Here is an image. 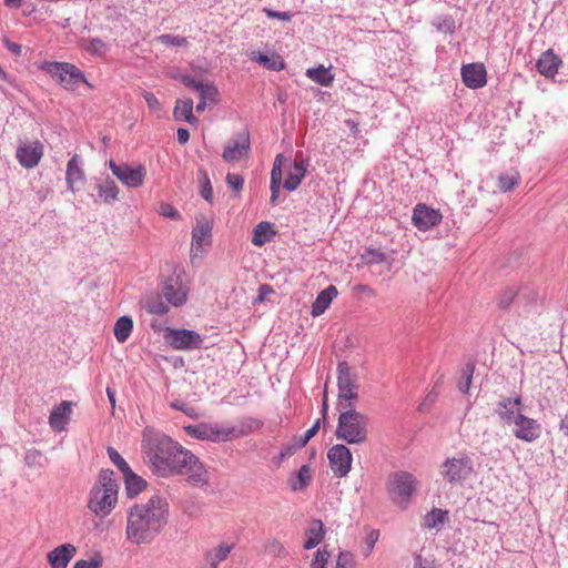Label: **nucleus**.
Wrapping results in <instances>:
<instances>
[{"label": "nucleus", "mask_w": 568, "mask_h": 568, "mask_svg": "<svg viewBox=\"0 0 568 568\" xmlns=\"http://www.w3.org/2000/svg\"><path fill=\"white\" fill-rule=\"evenodd\" d=\"M142 447L149 467L156 476L185 475L193 484L206 483V470L200 459L171 437L162 433H144Z\"/></svg>", "instance_id": "obj_1"}, {"label": "nucleus", "mask_w": 568, "mask_h": 568, "mask_svg": "<svg viewBox=\"0 0 568 568\" xmlns=\"http://www.w3.org/2000/svg\"><path fill=\"white\" fill-rule=\"evenodd\" d=\"M166 515L165 499H148L145 503L135 504L128 511V540L135 545L151 542L165 525Z\"/></svg>", "instance_id": "obj_2"}, {"label": "nucleus", "mask_w": 568, "mask_h": 568, "mask_svg": "<svg viewBox=\"0 0 568 568\" xmlns=\"http://www.w3.org/2000/svg\"><path fill=\"white\" fill-rule=\"evenodd\" d=\"M339 412L335 430L337 439L347 444H363L368 436V417L355 409L351 404L337 407Z\"/></svg>", "instance_id": "obj_3"}, {"label": "nucleus", "mask_w": 568, "mask_h": 568, "mask_svg": "<svg viewBox=\"0 0 568 568\" xmlns=\"http://www.w3.org/2000/svg\"><path fill=\"white\" fill-rule=\"evenodd\" d=\"M337 373V407H344L348 404L355 407V404L358 399V385L356 375L352 373L351 367L346 362L338 363Z\"/></svg>", "instance_id": "obj_4"}, {"label": "nucleus", "mask_w": 568, "mask_h": 568, "mask_svg": "<svg viewBox=\"0 0 568 568\" xmlns=\"http://www.w3.org/2000/svg\"><path fill=\"white\" fill-rule=\"evenodd\" d=\"M186 434L193 438L210 442H225L239 437L235 427L201 423L197 425H189L184 427Z\"/></svg>", "instance_id": "obj_5"}, {"label": "nucleus", "mask_w": 568, "mask_h": 568, "mask_svg": "<svg viewBox=\"0 0 568 568\" xmlns=\"http://www.w3.org/2000/svg\"><path fill=\"white\" fill-rule=\"evenodd\" d=\"M48 73L65 90H74L79 83L90 85L83 72L74 64L68 62H52L47 67Z\"/></svg>", "instance_id": "obj_6"}, {"label": "nucleus", "mask_w": 568, "mask_h": 568, "mask_svg": "<svg viewBox=\"0 0 568 568\" xmlns=\"http://www.w3.org/2000/svg\"><path fill=\"white\" fill-rule=\"evenodd\" d=\"M108 166L113 175L126 187L136 189L144 183L146 169L143 164H138L135 168H132L128 163L118 164L113 160H110Z\"/></svg>", "instance_id": "obj_7"}, {"label": "nucleus", "mask_w": 568, "mask_h": 568, "mask_svg": "<svg viewBox=\"0 0 568 568\" xmlns=\"http://www.w3.org/2000/svg\"><path fill=\"white\" fill-rule=\"evenodd\" d=\"M164 338L168 344L178 351L197 349L203 343V337L197 332L186 328H168Z\"/></svg>", "instance_id": "obj_8"}, {"label": "nucleus", "mask_w": 568, "mask_h": 568, "mask_svg": "<svg viewBox=\"0 0 568 568\" xmlns=\"http://www.w3.org/2000/svg\"><path fill=\"white\" fill-rule=\"evenodd\" d=\"M162 295L169 304L179 307L186 303L189 287L183 283L181 275L173 274L164 281Z\"/></svg>", "instance_id": "obj_9"}, {"label": "nucleus", "mask_w": 568, "mask_h": 568, "mask_svg": "<svg viewBox=\"0 0 568 568\" xmlns=\"http://www.w3.org/2000/svg\"><path fill=\"white\" fill-rule=\"evenodd\" d=\"M329 467L336 477L346 476L352 467L353 456L348 447L336 444L327 453Z\"/></svg>", "instance_id": "obj_10"}, {"label": "nucleus", "mask_w": 568, "mask_h": 568, "mask_svg": "<svg viewBox=\"0 0 568 568\" xmlns=\"http://www.w3.org/2000/svg\"><path fill=\"white\" fill-rule=\"evenodd\" d=\"M251 151V140L248 131L244 130L232 138L224 148L222 158L225 162H237L248 156Z\"/></svg>", "instance_id": "obj_11"}, {"label": "nucleus", "mask_w": 568, "mask_h": 568, "mask_svg": "<svg viewBox=\"0 0 568 568\" xmlns=\"http://www.w3.org/2000/svg\"><path fill=\"white\" fill-rule=\"evenodd\" d=\"M390 491L399 497H412L418 493L419 481L407 471H397L389 477Z\"/></svg>", "instance_id": "obj_12"}, {"label": "nucleus", "mask_w": 568, "mask_h": 568, "mask_svg": "<svg viewBox=\"0 0 568 568\" xmlns=\"http://www.w3.org/2000/svg\"><path fill=\"white\" fill-rule=\"evenodd\" d=\"M510 426H513L514 436L527 443L535 442L541 434V425L524 414H517L516 420Z\"/></svg>", "instance_id": "obj_13"}, {"label": "nucleus", "mask_w": 568, "mask_h": 568, "mask_svg": "<svg viewBox=\"0 0 568 568\" xmlns=\"http://www.w3.org/2000/svg\"><path fill=\"white\" fill-rule=\"evenodd\" d=\"M442 473L450 483L464 480L473 473V460L467 456L447 459Z\"/></svg>", "instance_id": "obj_14"}, {"label": "nucleus", "mask_w": 568, "mask_h": 568, "mask_svg": "<svg viewBox=\"0 0 568 568\" xmlns=\"http://www.w3.org/2000/svg\"><path fill=\"white\" fill-rule=\"evenodd\" d=\"M44 146L40 141L21 143L16 151L19 164L24 169L36 168L43 156Z\"/></svg>", "instance_id": "obj_15"}, {"label": "nucleus", "mask_w": 568, "mask_h": 568, "mask_svg": "<svg viewBox=\"0 0 568 568\" xmlns=\"http://www.w3.org/2000/svg\"><path fill=\"white\" fill-rule=\"evenodd\" d=\"M442 217L443 216L438 210H434L426 204L419 203L413 211L412 221L419 231L425 232L439 224Z\"/></svg>", "instance_id": "obj_16"}, {"label": "nucleus", "mask_w": 568, "mask_h": 568, "mask_svg": "<svg viewBox=\"0 0 568 568\" xmlns=\"http://www.w3.org/2000/svg\"><path fill=\"white\" fill-rule=\"evenodd\" d=\"M119 483L115 474L110 469H102L99 473L97 484L92 488L91 497H116Z\"/></svg>", "instance_id": "obj_17"}, {"label": "nucleus", "mask_w": 568, "mask_h": 568, "mask_svg": "<svg viewBox=\"0 0 568 568\" xmlns=\"http://www.w3.org/2000/svg\"><path fill=\"white\" fill-rule=\"evenodd\" d=\"M83 161L79 154H73L67 163L65 182L68 190L75 193L77 186L85 183V172L82 168Z\"/></svg>", "instance_id": "obj_18"}, {"label": "nucleus", "mask_w": 568, "mask_h": 568, "mask_svg": "<svg viewBox=\"0 0 568 568\" xmlns=\"http://www.w3.org/2000/svg\"><path fill=\"white\" fill-rule=\"evenodd\" d=\"M462 79L469 89H479L487 83V72L483 63H469L462 68Z\"/></svg>", "instance_id": "obj_19"}, {"label": "nucleus", "mask_w": 568, "mask_h": 568, "mask_svg": "<svg viewBox=\"0 0 568 568\" xmlns=\"http://www.w3.org/2000/svg\"><path fill=\"white\" fill-rule=\"evenodd\" d=\"M77 555V547L72 544H62L47 554L51 568H67Z\"/></svg>", "instance_id": "obj_20"}, {"label": "nucleus", "mask_w": 568, "mask_h": 568, "mask_svg": "<svg viewBox=\"0 0 568 568\" xmlns=\"http://www.w3.org/2000/svg\"><path fill=\"white\" fill-rule=\"evenodd\" d=\"M94 190L98 199L104 204L113 205L119 200V186L110 176L95 179Z\"/></svg>", "instance_id": "obj_21"}, {"label": "nucleus", "mask_w": 568, "mask_h": 568, "mask_svg": "<svg viewBox=\"0 0 568 568\" xmlns=\"http://www.w3.org/2000/svg\"><path fill=\"white\" fill-rule=\"evenodd\" d=\"M520 405V396L504 397L498 402L496 413L506 425L510 426L516 420L517 414H521Z\"/></svg>", "instance_id": "obj_22"}, {"label": "nucleus", "mask_w": 568, "mask_h": 568, "mask_svg": "<svg viewBox=\"0 0 568 568\" xmlns=\"http://www.w3.org/2000/svg\"><path fill=\"white\" fill-rule=\"evenodd\" d=\"M72 403L69 400H62L58 406H55L49 416V425L55 432H61L64 429L65 425L70 420V416L72 413L71 409Z\"/></svg>", "instance_id": "obj_23"}, {"label": "nucleus", "mask_w": 568, "mask_h": 568, "mask_svg": "<svg viewBox=\"0 0 568 568\" xmlns=\"http://www.w3.org/2000/svg\"><path fill=\"white\" fill-rule=\"evenodd\" d=\"M560 64V58L551 49H548L537 60L536 68L546 78H554Z\"/></svg>", "instance_id": "obj_24"}, {"label": "nucleus", "mask_w": 568, "mask_h": 568, "mask_svg": "<svg viewBox=\"0 0 568 568\" xmlns=\"http://www.w3.org/2000/svg\"><path fill=\"white\" fill-rule=\"evenodd\" d=\"M307 166V161H305L303 158L298 160V158L296 156L294 164L290 170L287 178L284 181V189L290 192L295 191L303 181Z\"/></svg>", "instance_id": "obj_25"}, {"label": "nucleus", "mask_w": 568, "mask_h": 568, "mask_svg": "<svg viewBox=\"0 0 568 568\" xmlns=\"http://www.w3.org/2000/svg\"><path fill=\"white\" fill-rule=\"evenodd\" d=\"M338 291L334 285H328L325 290L318 293L312 304L311 314L313 316L322 315L331 305L332 301L337 296Z\"/></svg>", "instance_id": "obj_26"}, {"label": "nucleus", "mask_w": 568, "mask_h": 568, "mask_svg": "<svg viewBox=\"0 0 568 568\" xmlns=\"http://www.w3.org/2000/svg\"><path fill=\"white\" fill-rule=\"evenodd\" d=\"M449 521V511L440 508H433L423 517L422 526L426 529L442 530Z\"/></svg>", "instance_id": "obj_27"}, {"label": "nucleus", "mask_w": 568, "mask_h": 568, "mask_svg": "<svg viewBox=\"0 0 568 568\" xmlns=\"http://www.w3.org/2000/svg\"><path fill=\"white\" fill-rule=\"evenodd\" d=\"M284 156L282 154L276 155L273 168L271 171V199L270 202L275 205L278 200V194L282 185V165Z\"/></svg>", "instance_id": "obj_28"}, {"label": "nucleus", "mask_w": 568, "mask_h": 568, "mask_svg": "<svg viewBox=\"0 0 568 568\" xmlns=\"http://www.w3.org/2000/svg\"><path fill=\"white\" fill-rule=\"evenodd\" d=\"M233 548V544H220L219 546L206 551L203 559L209 564H212L214 568H219V565L227 559Z\"/></svg>", "instance_id": "obj_29"}, {"label": "nucleus", "mask_w": 568, "mask_h": 568, "mask_svg": "<svg viewBox=\"0 0 568 568\" xmlns=\"http://www.w3.org/2000/svg\"><path fill=\"white\" fill-rule=\"evenodd\" d=\"M122 475L128 497L138 496L145 489L146 481L141 476L136 475L131 468L128 473H123Z\"/></svg>", "instance_id": "obj_30"}, {"label": "nucleus", "mask_w": 568, "mask_h": 568, "mask_svg": "<svg viewBox=\"0 0 568 568\" xmlns=\"http://www.w3.org/2000/svg\"><path fill=\"white\" fill-rule=\"evenodd\" d=\"M250 59L252 61H255L257 62L258 64H262L263 67H265L267 70H272V71H281L285 68V63L284 61L282 60V58L277 54H274L272 57H268L264 53H261V52H256V51H253L251 54H250Z\"/></svg>", "instance_id": "obj_31"}, {"label": "nucleus", "mask_w": 568, "mask_h": 568, "mask_svg": "<svg viewBox=\"0 0 568 568\" xmlns=\"http://www.w3.org/2000/svg\"><path fill=\"white\" fill-rule=\"evenodd\" d=\"M211 233L212 225L210 222L205 219L199 220L192 232V244L196 246L210 244Z\"/></svg>", "instance_id": "obj_32"}, {"label": "nucleus", "mask_w": 568, "mask_h": 568, "mask_svg": "<svg viewBox=\"0 0 568 568\" xmlns=\"http://www.w3.org/2000/svg\"><path fill=\"white\" fill-rule=\"evenodd\" d=\"M324 537V527L321 520H313L307 530H306V539L304 541L305 549L315 548Z\"/></svg>", "instance_id": "obj_33"}, {"label": "nucleus", "mask_w": 568, "mask_h": 568, "mask_svg": "<svg viewBox=\"0 0 568 568\" xmlns=\"http://www.w3.org/2000/svg\"><path fill=\"white\" fill-rule=\"evenodd\" d=\"M118 499H89L88 508L98 517H106L115 507Z\"/></svg>", "instance_id": "obj_34"}, {"label": "nucleus", "mask_w": 568, "mask_h": 568, "mask_svg": "<svg viewBox=\"0 0 568 568\" xmlns=\"http://www.w3.org/2000/svg\"><path fill=\"white\" fill-rule=\"evenodd\" d=\"M173 115L176 120H184L191 124L196 122V118L193 115V101L191 99L179 100L173 111Z\"/></svg>", "instance_id": "obj_35"}, {"label": "nucleus", "mask_w": 568, "mask_h": 568, "mask_svg": "<svg viewBox=\"0 0 568 568\" xmlns=\"http://www.w3.org/2000/svg\"><path fill=\"white\" fill-rule=\"evenodd\" d=\"M306 75L314 82L328 87L334 81V74L331 73L329 69L325 68L323 64L317 68H311L306 70Z\"/></svg>", "instance_id": "obj_36"}, {"label": "nucleus", "mask_w": 568, "mask_h": 568, "mask_svg": "<svg viewBox=\"0 0 568 568\" xmlns=\"http://www.w3.org/2000/svg\"><path fill=\"white\" fill-rule=\"evenodd\" d=\"M133 321L130 316H121L116 320L113 328L114 336L119 343H124L131 335Z\"/></svg>", "instance_id": "obj_37"}, {"label": "nucleus", "mask_w": 568, "mask_h": 568, "mask_svg": "<svg viewBox=\"0 0 568 568\" xmlns=\"http://www.w3.org/2000/svg\"><path fill=\"white\" fill-rule=\"evenodd\" d=\"M81 48L90 54L98 57H103L108 51L106 43L100 38L82 39Z\"/></svg>", "instance_id": "obj_38"}, {"label": "nucleus", "mask_w": 568, "mask_h": 568, "mask_svg": "<svg viewBox=\"0 0 568 568\" xmlns=\"http://www.w3.org/2000/svg\"><path fill=\"white\" fill-rule=\"evenodd\" d=\"M272 230V223L262 221L253 230L252 243L262 246L270 241L268 233Z\"/></svg>", "instance_id": "obj_39"}, {"label": "nucleus", "mask_w": 568, "mask_h": 568, "mask_svg": "<svg viewBox=\"0 0 568 568\" xmlns=\"http://www.w3.org/2000/svg\"><path fill=\"white\" fill-rule=\"evenodd\" d=\"M433 27L436 28L438 32L442 33H454L456 26H455V19L452 16H440L433 20L432 22Z\"/></svg>", "instance_id": "obj_40"}, {"label": "nucleus", "mask_w": 568, "mask_h": 568, "mask_svg": "<svg viewBox=\"0 0 568 568\" xmlns=\"http://www.w3.org/2000/svg\"><path fill=\"white\" fill-rule=\"evenodd\" d=\"M361 258L367 265L382 264L387 262V256L384 252L372 247L366 248L361 255Z\"/></svg>", "instance_id": "obj_41"}, {"label": "nucleus", "mask_w": 568, "mask_h": 568, "mask_svg": "<svg viewBox=\"0 0 568 568\" xmlns=\"http://www.w3.org/2000/svg\"><path fill=\"white\" fill-rule=\"evenodd\" d=\"M520 176L517 171L510 174H500L498 178V187L501 192H508L519 183Z\"/></svg>", "instance_id": "obj_42"}, {"label": "nucleus", "mask_w": 568, "mask_h": 568, "mask_svg": "<svg viewBox=\"0 0 568 568\" xmlns=\"http://www.w3.org/2000/svg\"><path fill=\"white\" fill-rule=\"evenodd\" d=\"M145 310L151 314L163 315L166 314L170 308L161 296H155L146 301Z\"/></svg>", "instance_id": "obj_43"}, {"label": "nucleus", "mask_w": 568, "mask_h": 568, "mask_svg": "<svg viewBox=\"0 0 568 568\" xmlns=\"http://www.w3.org/2000/svg\"><path fill=\"white\" fill-rule=\"evenodd\" d=\"M312 478V471L308 465H303L298 473L296 478L292 481L291 486L293 490H298L305 487Z\"/></svg>", "instance_id": "obj_44"}, {"label": "nucleus", "mask_w": 568, "mask_h": 568, "mask_svg": "<svg viewBox=\"0 0 568 568\" xmlns=\"http://www.w3.org/2000/svg\"><path fill=\"white\" fill-rule=\"evenodd\" d=\"M200 101L216 103L219 90L213 83H204L202 89L197 92Z\"/></svg>", "instance_id": "obj_45"}, {"label": "nucleus", "mask_w": 568, "mask_h": 568, "mask_svg": "<svg viewBox=\"0 0 568 568\" xmlns=\"http://www.w3.org/2000/svg\"><path fill=\"white\" fill-rule=\"evenodd\" d=\"M108 456L110 460L119 468V470L123 473H128L130 469L129 464L125 462V459L121 456V454L113 447L106 448Z\"/></svg>", "instance_id": "obj_46"}, {"label": "nucleus", "mask_w": 568, "mask_h": 568, "mask_svg": "<svg viewBox=\"0 0 568 568\" xmlns=\"http://www.w3.org/2000/svg\"><path fill=\"white\" fill-rule=\"evenodd\" d=\"M200 182L202 184L201 195L207 201L212 202L213 190L207 173L204 170L199 171Z\"/></svg>", "instance_id": "obj_47"}, {"label": "nucleus", "mask_w": 568, "mask_h": 568, "mask_svg": "<svg viewBox=\"0 0 568 568\" xmlns=\"http://www.w3.org/2000/svg\"><path fill=\"white\" fill-rule=\"evenodd\" d=\"M378 538L379 531L377 529L366 528L365 549L363 550V555L365 557H368L372 554L376 542L378 541Z\"/></svg>", "instance_id": "obj_48"}, {"label": "nucleus", "mask_w": 568, "mask_h": 568, "mask_svg": "<svg viewBox=\"0 0 568 568\" xmlns=\"http://www.w3.org/2000/svg\"><path fill=\"white\" fill-rule=\"evenodd\" d=\"M474 369L475 366L471 363H468L466 367L463 369L464 379L458 383L457 387L460 392L465 394L468 393L470 388Z\"/></svg>", "instance_id": "obj_49"}, {"label": "nucleus", "mask_w": 568, "mask_h": 568, "mask_svg": "<svg viewBox=\"0 0 568 568\" xmlns=\"http://www.w3.org/2000/svg\"><path fill=\"white\" fill-rule=\"evenodd\" d=\"M156 40L165 45L184 47L187 44L186 38L169 33L159 36Z\"/></svg>", "instance_id": "obj_50"}, {"label": "nucleus", "mask_w": 568, "mask_h": 568, "mask_svg": "<svg viewBox=\"0 0 568 568\" xmlns=\"http://www.w3.org/2000/svg\"><path fill=\"white\" fill-rule=\"evenodd\" d=\"M227 186L239 194L244 186V178L239 173H227L225 178Z\"/></svg>", "instance_id": "obj_51"}, {"label": "nucleus", "mask_w": 568, "mask_h": 568, "mask_svg": "<svg viewBox=\"0 0 568 568\" xmlns=\"http://www.w3.org/2000/svg\"><path fill=\"white\" fill-rule=\"evenodd\" d=\"M103 564L102 556L100 554L94 555L90 559L77 560L72 568H100Z\"/></svg>", "instance_id": "obj_52"}, {"label": "nucleus", "mask_w": 568, "mask_h": 568, "mask_svg": "<svg viewBox=\"0 0 568 568\" xmlns=\"http://www.w3.org/2000/svg\"><path fill=\"white\" fill-rule=\"evenodd\" d=\"M518 292L514 287L506 288L498 298V306L503 310L508 308L517 296Z\"/></svg>", "instance_id": "obj_53"}, {"label": "nucleus", "mask_w": 568, "mask_h": 568, "mask_svg": "<svg viewBox=\"0 0 568 568\" xmlns=\"http://www.w3.org/2000/svg\"><path fill=\"white\" fill-rule=\"evenodd\" d=\"M24 460L30 467H42L45 458L37 449H30L26 453Z\"/></svg>", "instance_id": "obj_54"}, {"label": "nucleus", "mask_w": 568, "mask_h": 568, "mask_svg": "<svg viewBox=\"0 0 568 568\" xmlns=\"http://www.w3.org/2000/svg\"><path fill=\"white\" fill-rule=\"evenodd\" d=\"M329 558V552L325 549H318L312 561L311 568H326Z\"/></svg>", "instance_id": "obj_55"}, {"label": "nucleus", "mask_w": 568, "mask_h": 568, "mask_svg": "<svg viewBox=\"0 0 568 568\" xmlns=\"http://www.w3.org/2000/svg\"><path fill=\"white\" fill-rule=\"evenodd\" d=\"M262 11L266 14L267 18L271 19H280L283 21H291L293 13L290 11H275L270 8H263Z\"/></svg>", "instance_id": "obj_56"}, {"label": "nucleus", "mask_w": 568, "mask_h": 568, "mask_svg": "<svg viewBox=\"0 0 568 568\" xmlns=\"http://www.w3.org/2000/svg\"><path fill=\"white\" fill-rule=\"evenodd\" d=\"M159 213L162 216L169 217L172 220H176L180 217V213L178 212V210L169 203H161Z\"/></svg>", "instance_id": "obj_57"}, {"label": "nucleus", "mask_w": 568, "mask_h": 568, "mask_svg": "<svg viewBox=\"0 0 568 568\" xmlns=\"http://www.w3.org/2000/svg\"><path fill=\"white\" fill-rule=\"evenodd\" d=\"M142 97L144 98V100L151 111L158 112L161 110V104H160L158 98L153 93L143 91Z\"/></svg>", "instance_id": "obj_58"}, {"label": "nucleus", "mask_w": 568, "mask_h": 568, "mask_svg": "<svg viewBox=\"0 0 568 568\" xmlns=\"http://www.w3.org/2000/svg\"><path fill=\"white\" fill-rule=\"evenodd\" d=\"M181 82L189 89L191 90H194L196 92L200 91V89H202V87L204 85L203 82L201 81H197L195 80L194 78L190 77V75H183L181 78Z\"/></svg>", "instance_id": "obj_59"}, {"label": "nucleus", "mask_w": 568, "mask_h": 568, "mask_svg": "<svg viewBox=\"0 0 568 568\" xmlns=\"http://www.w3.org/2000/svg\"><path fill=\"white\" fill-rule=\"evenodd\" d=\"M271 293H273V288L272 286L267 285V284H263L258 287V294H257V297L255 298V303H261L263 302L267 295H270Z\"/></svg>", "instance_id": "obj_60"}, {"label": "nucleus", "mask_w": 568, "mask_h": 568, "mask_svg": "<svg viewBox=\"0 0 568 568\" xmlns=\"http://www.w3.org/2000/svg\"><path fill=\"white\" fill-rule=\"evenodd\" d=\"M3 44L14 55L19 57L21 54L22 48H21V45L19 43L12 42L8 38H4L3 39Z\"/></svg>", "instance_id": "obj_61"}, {"label": "nucleus", "mask_w": 568, "mask_h": 568, "mask_svg": "<svg viewBox=\"0 0 568 568\" xmlns=\"http://www.w3.org/2000/svg\"><path fill=\"white\" fill-rule=\"evenodd\" d=\"M415 568H439V567L434 565V562L423 559L422 556L417 555L415 557Z\"/></svg>", "instance_id": "obj_62"}, {"label": "nucleus", "mask_w": 568, "mask_h": 568, "mask_svg": "<svg viewBox=\"0 0 568 568\" xmlns=\"http://www.w3.org/2000/svg\"><path fill=\"white\" fill-rule=\"evenodd\" d=\"M296 450L297 447L295 444L286 445L280 453V459L293 456L296 453Z\"/></svg>", "instance_id": "obj_63"}, {"label": "nucleus", "mask_w": 568, "mask_h": 568, "mask_svg": "<svg viewBox=\"0 0 568 568\" xmlns=\"http://www.w3.org/2000/svg\"><path fill=\"white\" fill-rule=\"evenodd\" d=\"M352 555L349 552H341L337 559L336 568H346V562L349 561Z\"/></svg>", "instance_id": "obj_64"}]
</instances>
